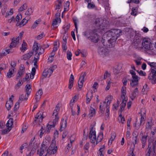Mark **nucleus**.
Instances as JSON below:
<instances>
[{"instance_id":"obj_1","label":"nucleus","mask_w":156,"mask_h":156,"mask_svg":"<svg viewBox=\"0 0 156 156\" xmlns=\"http://www.w3.org/2000/svg\"><path fill=\"white\" fill-rule=\"evenodd\" d=\"M97 31L96 29L89 32L87 31L83 32V35L89 40H90L91 42L97 43L99 41V35L96 33Z\"/></svg>"},{"instance_id":"obj_2","label":"nucleus","mask_w":156,"mask_h":156,"mask_svg":"<svg viewBox=\"0 0 156 156\" xmlns=\"http://www.w3.org/2000/svg\"><path fill=\"white\" fill-rule=\"evenodd\" d=\"M102 44L107 48H110L114 46L115 42V39H113L107 36H104V34L102 38Z\"/></svg>"},{"instance_id":"obj_3","label":"nucleus","mask_w":156,"mask_h":156,"mask_svg":"<svg viewBox=\"0 0 156 156\" xmlns=\"http://www.w3.org/2000/svg\"><path fill=\"white\" fill-rule=\"evenodd\" d=\"M109 98H107L105 99V100H106L107 99L108 100L107 102L105 101L103 102V103L101 102L100 103L99 109H100L101 113H102L101 115L104 114L106 108H109V106L113 98V97L111 95H109Z\"/></svg>"},{"instance_id":"obj_4","label":"nucleus","mask_w":156,"mask_h":156,"mask_svg":"<svg viewBox=\"0 0 156 156\" xmlns=\"http://www.w3.org/2000/svg\"><path fill=\"white\" fill-rule=\"evenodd\" d=\"M156 147V140L154 141V142H153V144L148 145L147 148L148 151L147 153L146 154V156H150V154L153 156L155 154V150Z\"/></svg>"},{"instance_id":"obj_5","label":"nucleus","mask_w":156,"mask_h":156,"mask_svg":"<svg viewBox=\"0 0 156 156\" xmlns=\"http://www.w3.org/2000/svg\"><path fill=\"white\" fill-rule=\"evenodd\" d=\"M148 78L149 80H152L151 83L153 84L156 83V70L151 69V73L149 74Z\"/></svg>"},{"instance_id":"obj_6","label":"nucleus","mask_w":156,"mask_h":156,"mask_svg":"<svg viewBox=\"0 0 156 156\" xmlns=\"http://www.w3.org/2000/svg\"><path fill=\"white\" fill-rule=\"evenodd\" d=\"M131 75L133 79L130 80V86L132 87H133L137 85L139 79H138V76L136 75L135 72Z\"/></svg>"},{"instance_id":"obj_7","label":"nucleus","mask_w":156,"mask_h":156,"mask_svg":"<svg viewBox=\"0 0 156 156\" xmlns=\"http://www.w3.org/2000/svg\"><path fill=\"white\" fill-rule=\"evenodd\" d=\"M142 44L144 47L147 50H151L153 49V47L152 46V44L146 39H144L143 40Z\"/></svg>"},{"instance_id":"obj_8","label":"nucleus","mask_w":156,"mask_h":156,"mask_svg":"<svg viewBox=\"0 0 156 156\" xmlns=\"http://www.w3.org/2000/svg\"><path fill=\"white\" fill-rule=\"evenodd\" d=\"M110 50L108 48H105L103 47L99 48L98 50V53L101 55L106 56L108 55Z\"/></svg>"},{"instance_id":"obj_9","label":"nucleus","mask_w":156,"mask_h":156,"mask_svg":"<svg viewBox=\"0 0 156 156\" xmlns=\"http://www.w3.org/2000/svg\"><path fill=\"white\" fill-rule=\"evenodd\" d=\"M115 29H112L104 34V36H107L113 39H115V41L116 38L115 37Z\"/></svg>"},{"instance_id":"obj_10","label":"nucleus","mask_w":156,"mask_h":156,"mask_svg":"<svg viewBox=\"0 0 156 156\" xmlns=\"http://www.w3.org/2000/svg\"><path fill=\"white\" fill-rule=\"evenodd\" d=\"M43 94L42 90V89H39L36 93V97L35 99L36 100L35 104L37 103L41 98Z\"/></svg>"},{"instance_id":"obj_11","label":"nucleus","mask_w":156,"mask_h":156,"mask_svg":"<svg viewBox=\"0 0 156 156\" xmlns=\"http://www.w3.org/2000/svg\"><path fill=\"white\" fill-rule=\"evenodd\" d=\"M91 128L90 129V133L89 138L91 139L93 136H96V132L95 130H93L94 126L91 125Z\"/></svg>"},{"instance_id":"obj_12","label":"nucleus","mask_w":156,"mask_h":156,"mask_svg":"<svg viewBox=\"0 0 156 156\" xmlns=\"http://www.w3.org/2000/svg\"><path fill=\"white\" fill-rule=\"evenodd\" d=\"M26 17H27L24 18L21 22L20 23L19 22V23H18V22H17L16 24V26L17 27L19 26L20 27H21L25 25L28 20L26 19Z\"/></svg>"},{"instance_id":"obj_13","label":"nucleus","mask_w":156,"mask_h":156,"mask_svg":"<svg viewBox=\"0 0 156 156\" xmlns=\"http://www.w3.org/2000/svg\"><path fill=\"white\" fill-rule=\"evenodd\" d=\"M45 117V116H43V114L41 113H40V112H39L37 113L35 116V119H39V121L40 122H41L43 121V118Z\"/></svg>"},{"instance_id":"obj_14","label":"nucleus","mask_w":156,"mask_h":156,"mask_svg":"<svg viewBox=\"0 0 156 156\" xmlns=\"http://www.w3.org/2000/svg\"><path fill=\"white\" fill-rule=\"evenodd\" d=\"M74 77L73 75L71 74L70 75L69 81L68 88L71 89L73 85Z\"/></svg>"},{"instance_id":"obj_15","label":"nucleus","mask_w":156,"mask_h":156,"mask_svg":"<svg viewBox=\"0 0 156 156\" xmlns=\"http://www.w3.org/2000/svg\"><path fill=\"white\" fill-rule=\"evenodd\" d=\"M138 94V88H136L134 90L131 96H130V98L132 100H133Z\"/></svg>"},{"instance_id":"obj_16","label":"nucleus","mask_w":156,"mask_h":156,"mask_svg":"<svg viewBox=\"0 0 156 156\" xmlns=\"http://www.w3.org/2000/svg\"><path fill=\"white\" fill-rule=\"evenodd\" d=\"M34 53L33 51H30L27 53L23 55V59L24 60H26L30 58L31 56L33 55Z\"/></svg>"},{"instance_id":"obj_17","label":"nucleus","mask_w":156,"mask_h":156,"mask_svg":"<svg viewBox=\"0 0 156 156\" xmlns=\"http://www.w3.org/2000/svg\"><path fill=\"white\" fill-rule=\"evenodd\" d=\"M93 91H91L90 94L88 92L87 94V98L86 99V102L87 104H89L91 99L93 97Z\"/></svg>"},{"instance_id":"obj_18","label":"nucleus","mask_w":156,"mask_h":156,"mask_svg":"<svg viewBox=\"0 0 156 156\" xmlns=\"http://www.w3.org/2000/svg\"><path fill=\"white\" fill-rule=\"evenodd\" d=\"M36 52L35 54L34 60H38L39 58L40 55L43 53L44 52V51L42 50L41 51H39L38 53L37 52Z\"/></svg>"},{"instance_id":"obj_19","label":"nucleus","mask_w":156,"mask_h":156,"mask_svg":"<svg viewBox=\"0 0 156 156\" xmlns=\"http://www.w3.org/2000/svg\"><path fill=\"white\" fill-rule=\"evenodd\" d=\"M115 37L117 38L122 35V31L120 30L117 29H115Z\"/></svg>"},{"instance_id":"obj_20","label":"nucleus","mask_w":156,"mask_h":156,"mask_svg":"<svg viewBox=\"0 0 156 156\" xmlns=\"http://www.w3.org/2000/svg\"><path fill=\"white\" fill-rule=\"evenodd\" d=\"M147 136H143L141 138V141L142 142V147L144 148L146 144L147 138Z\"/></svg>"},{"instance_id":"obj_21","label":"nucleus","mask_w":156,"mask_h":156,"mask_svg":"<svg viewBox=\"0 0 156 156\" xmlns=\"http://www.w3.org/2000/svg\"><path fill=\"white\" fill-rule=\"evenodd\" d=\"M27 44L25 42L24 40H23V43L22 45V47L20 48V50L22 52H24L27 49Z\"/></svg>"},{"instance_id":"obj_22","label":"nucleus","mask_w":156,"mask_h":156,"mask_svg":"<svg viewBox=\"0 0 156 156\" xmlns=\"http://www.w3.org/2000/svg\"><path fill=\"white\" fill-rule=\"evenodd\" d=\"M39 49H40V46L38 47V43L37 42H35L33 46L32 50L31 51H33V53L34 51H35V52H37Z\"/></svg>"},{"instance_id":"obj_23","label":"nucleus","mask_w":156,"mask_h":156,"mask_svg":"<svg viewBox=\"0 0 156 156\" xmlns=\"http://www.w3.org/2000/svg\"><path fill=\"white\" fill-rule=\"evenodd\" d=\"M49 46V45L47 44L46 42H43L42 44L40 46V50L41 49H42V50H44V51L45 49L48 47Z\"/></svg>"},{"instance_id":"obj_24","label":"nucleus","mask_w":156,"mask_h":156,"mask_svg":"<svg viewBox=\"0 0 156 156\" xmlns=\"http://www.w3.org/2000/svg\"><path fill=\"white\" fill-rule=\"evenodd\" d=\"M48 147H46V146L43 145V146L41 145V147L40 148V151L39 152V154H43L44 153V151H46V150L48 149Z\"/></svg>"},{"instance_id":"obj_25","label":"nucleus","mask_w":156,"mask_h":156,"mask_svg":"<svg viewBox=\"0 0 156 156\" xmlns=\"http://www.w3.org/2000/svg\"><path fill=\"white\" fill-rule=\"evenodd\" d=\"M13 103L11 101H7L5 104V107L8 111H9L12 106Z\"/></svg>"},{"instance_id":"obj_26","label":"nucleus","mask_w":156,"mask_h":156,"mask_svg":"<svg viewBox=\"0 0 156 156\" xmlns=\"http://www.w3.org/2000/svg\"><path fill=\"white\" fill-rule=\"evenodd\" d=\"M15 69V68H13L12 69H10L9 70V72L7 73V77L8 78H11L12 76V75L13 73L12 72V71H14V69Z\"/></svg>"},{"instance_id":"obj_27","label":"nucleus","mask_w":156,"mask_h":156,"mask_svg":"<svg viewBox=\"0 0 156 156\" xmlns=\"http://www.w3.org/2000/svg\"><path fill=\"white\" fill-rule=\"evenodd\" d=\"M15 37L12 38V42L9 46V48H12L16 47L17 43L15 41Z\"/></svg>"},{"instance_id":"obj_28","label":"nucleus","mask_w":156,"mask_h":156,"mask_svg":"<svg viewBox=\"0 0 156 156\" xmlns=\"http://www.w3.org/2000/svg\"><path fill=\"white\" fill-rule=\"evenodd\" d=\"M145 112H144V113L143 114H142V113H141V118L140 119V124L139 125V126L141 125L143 121H145Z\"/></svg>"},{"instance_id":"obj_29","label":"nucleus","mask_w":156,"mask_h":156,"mask_svg":"<svg viewBox=\"0 0 156 156\" xmlns=\"http://www.w3.org/2000/svg\"><path fill=\"white\" fill-rule=\"evenodd\" d=\"M121 68V67L118 66L116 67L113 70L114 73L115 74H118L119 73Z\"/></svg>"},{"instance_id":"obj_30","label":"nucleus","mask_w":156,"mask_h":156,"mask_svg":"<svg viewBox=\"0 0 156 156\" xmlns=\"http://www.w3.org/2000/svg\"><path fill=\"white\" fill-rule=\"evenodd\" d=\"M138 10V8L137 7H133L132 9L131 15L133 16H136V12Z\"/></svg>"},{"instance_id":"obj_31","label":"nucleus","mask_w":156,"mask_h":156,"mask_svg":"<svg viewBox=\"0 0 156 156\" xmlns=\"http://www.w3.org/2000/svg\"><path fill=\"white\" fill-rule=\"evenodd\" d=\"M95 25L98 27V28L99 29H101V25L100 23V21L99 19H97L95 21Z\"/></svg>"},{"instance_id":"obj_32","label":"nucleus","mask_w":156,"mask_h":156,"mask_svg":"<svg viewBox=\"0 0 156 156\" xmlns=\"http://www.w3.org/2000/svg\"><path fill=\"white\" fill-rule=\"evenodd\" d=\"M56 141L55 139H53L52 142L51 144L50 145L49 147L48 148L49 149H51L54 148L55 147H57V146H56Z\"/></svg>"},{"instance_id":"obj_33","label":"nucleus","mask_w":156,"mask_h":156,"mask_svg":"<svg viewBox=\"0 0 156 156\" xmlns=\"http://www.w3.org/2000/svg\"><path fill=\"white\" fill-rule=\"evenodd\" d=\"M36 69L35 67H33L32 68L31 74L30 75V77L31 79L34 78V76L36 73Z\"/></svg>"},{"instance_id":"obj_34","label":"nucleus","mask_w":156,"mask_h":156,"mask_svg":"<svg viewBox=\"0 0 156 156\" xmlns=\"http://www.w3.org/2000/svg\"><path fill=\"white\" fill-rule=\"evenodd\" d=\"M59 110L60 107H57V105H56L55 107V109L54 111L53 115L54 114L55 117L57 116L58 114V112L59 111Z\"/></svg>"},{"instance_id":"obj_35","label":"nucleus","mask_w":156,"mask_h":156,"mask_svg":"<svg viewBox=\"0 0 156 156\" xmlns=\"http://www.w3.org/2000/svg\"><path fill=\"white\" fill-rule=\"evenodd\" d=\"M49 144V142L48 140L45 139L44 140L42 144V146H46V147H48Z\"/></svg>"},{"instance_id":"obj_36","label":"nucleus","mask_w":156,"mask_h":156,"mask_svg":"<svg viewBox=\"0 0 156 156\" xmlns=\"http://www.w3.org/2000/svg\"><path fill=\"white\" fill-rule=\"evenodd\" d=\"M148 64L151 67H152L150 69V73H151V69H155V70H156V68L155 67L156 66V63L154 62H149L148 63Z\"/></svg>"},{"instance_id":"obj_37","label":"nucleus","mask_w":156,"mask_h":156,"mask_svg":"<svg viewBox=\"0 0 156 156\" xmlns=\"http://www.w3.org/2000/svg\"><path fill=\"white\" fill-rule=\"evenodd\" d=\"M90 112L89 113V115H90V116H93L95 115V109L94 108L91 107L90 108Z\"/></svg>"},{"instance_id":"obj_38","label":"nucleus","mask_w":156,"mask_h":156,"mask_svg":"<svg viewBox=\"0 0 156 156\" xmlns=\"http://www.w3.org/2000/svg\"><path fill=\"white\" fill-rule=\"evenodd\" d=\"M103 134L102 132H100L97 137V139L99 141H101L103 139Z\"/></svg>"},{"instance_id":"obj_39","label":"nucleus","mask_w":156,"mask_h":156,"mask_svg":"<svg viewBox=\"0 0 156 156\" xmlns=\"http://www.w3.org/2000/svg\"><path fill=\"white\" fill-rule=\"evenodd\" d=\"M121 93L122 94L121 95V97L122 98L123 97H125L126 94V87H122L121 89Z\"/></svg>"},{"instance_id":"obj_40","label":"nucleus","mask_w":156,"mask_h":156,"mask_svg":"<svg viewBox=\"0 0 156 156\" xmlns=\"http://www.w3.org/2000/svg\"><path fill=\"white\" fill-rule=\"evenodd\" d=\"M141 41L142 38H140V39H138V40L136 39V40H133V42L135 45L137 46L140 43Z\"/></svg>"},{"instance_id":"obj_41","label":"nucleus","mask_w":156,"mask_h":156,"mask_svg":"<svg viewBox=\"0 0 156 156\" xmlns=\"http://www.w3.org/2000/svg\"><path fill=\"white\" fill-rule=\"evenodd\" d=\"M72 53L71 52L69 51V50H68L67 51V57L68 60H71L72 59L71 57L72 56Z\"/></svg>"},{"instance_id":"obj_42","label":"nucleus","mask_w":156,"mask_h":156,"mask_svg":"<svg viewBox=\"0 0 156 156\" xmlns=\"http://www.w3.org/2000/svg\"><path fill=\"white\" fill-rule=\"evenodd\" d=\"M109 114H110L109 110V109L108 108H106V113L105 114V116H107V117L105 118V120H107L108 119H109Z\"/></svg>"},{"instance_id":"obj_43","label":"nucleus","mask_w":156,"mask_h":156,"mask_svg":"<svg viewBox=\"0 0 156 156\" xmlns=\"http://www.w3.org/2000/svg\"><path fill=\"white\" fill-rule=\"evenodd\" d=\"M84 80H79L78 81V84L79 87V88L80 89L82 88L83 87V83L84 82Z\"/></svg>"},{"instance_id":"obj_44","label":"nucleus","mask_w":156,"mask_h":156,"mask_svg":"<svg viewBox=\"0 0 156 156\" xmlns=\"http://www.w3.org/2000/svg\"><path fill=\"white\" fill-rule=\"evenodd\" d=\"M11 130V129L8 128L5 129H4L2 130V134L4 135L7 133Z\"/></svg>"},{"instance_id":"obj_45","label":"nucleus","mask_w":156,"mask_h":156,"mask_svg":"<svg viewBox=\"0 0 156 156\" xmlns=\"http://www.w3.org/2000/svg\"><path fill=\"white\" fill-rule=\"evenodd\" d=\"M95 6L94 3L92 2L88 3L87 7L89 9H93L94 8Z\"/></svg>"},{"instance_id":"obj_46","label":"nucleus","mask_w":156,"mask_h":156,"mask_svg":"<svg viewBox=\"0 0 156 156\" xmlns=\"http://www.w3.org/2000/svg\"><path fill=\"white\" fill-rule=\"evenodd\" d=\"M55 19H56V20H58V21H59V23H60L61 21V19L60 18V13L57 12L55 15Z\"/></svg>"},{"instance_id":"obj_47","label":"nucleus","mask_w":156,"mask_h":156,"mask_svg":"<svg viewBox=\"0 0 156 156\" xmlns=\"http://www.w3.org/2000/svg\"><path fill=\"white\" fill-rule=\"evenodd\" d=\"M55 67L56 68V65H54V66H53L50 67L49 69H48L49 71H50V74H49V77H50L51 76V74L53 73V71L54 70V69H52V68Z\"/></svg>"},{"instance_id":"obj_48","label":"nucleus","mask_w":156,"mask_h":156,"mask_svg":"<svg viewBox=\"0 0 156 156\" xmlns=\"http://www.w3.org/2000/svg\"><path fill=\"white\" fill-rule=\"evenodd\" d=\"M20 103L17 101L15 105V107L14 108V111H16V110L19 108V107Z\"/></svg>"},{"instance_id":"obj_49","label":"nucleus","mask_w":156,"mask_h":156,"mask_svg":"<svg viewBox=\"0 0 156 156\" xmlns=\"http://www.w3.org/2000/svg\"><path fill=\"white\" fill-rule=\"evenodd\" d=\"M62 48L63 49V51L66 52L67 49L66 43H63L62 44Z\"/></svg>"},{"instance_id":"obj_50","label":"nucleus","mask_w":156,"mask_h":156,"mask_svg":"<svg viewBox=\"0 0 156 156\" xmlns=\"http://www.w3.org/2000/svg\"><path fill=\"white\" fill-rule=\"evenodd\" d=\"M32 12V9L31 8H29L26 12L25 14L27 15H30Z\"/></svg>"},{"instance_id":"obj_51","label":"nucleus","mask_w":156,"mask_h":156,"mask_svg":"<svg viewBox=\"0 0 156 156\" xmlns=\"http://www.w3.org/2000/svg\"><path fill=\"white\" fill-rule=\"evenodd\" d=\"M22 18V16L21 14H18L16 16L15 21H16L17 22H18L19 23V20L20 19H21Z\"/></svg>"},{"instance_id":"obj_52","label":"nucleus","mask_w":156,"mask_h":156,"mask_svg":"<svg viewBox=\"0 0 156 156\" xmlns=\"http://www.w3.org/2000/svg\"><path fill=\"white\" fill-rule=\"evenodd\" d=\"M67 119H66L65 120V126L64 127H62V124L60 128L59 129V130L61 132L65 128H66L67 126Z\"/></svg>"},{"instance_id":"obj_53","label":"nucleus","mask_w":156,"mask_h":156,"mask_svg":"<svg viewBox=\"0 0 156 156\" xmlns=\"http://www.w3.org/2000/svg\"><path fill=\"white\" fill-rule=\"evenodd\" d=\"M51 128L49 126V125L48 124L46 126V129L45 130H44V132L46 131L47 133H49L50 131Z\"/></svg>"},{"instance_id":"obj_54","label":"nucleus","mask_w":156,"mask_h":156,"mask_svg":"<svg viewBox=\"0 0 156 156\" xmlns=\"http://www.w3.org/2000/svg\"><path fill=\"white\" fill-rule=\"evenodd\" d=\"M44 128H43V127H42L41 129L40 130V131H41L40 133V134L39 135V136L40 138H41L43 134L44 133Z\"/></svg>"},{"instance_id":"obj_55","label":"nucleus","mask_w":156,"mask_h":156,"mask_svg":"<svg viewBox=\"0 0 156 156\" xmlns=\"http://www.w3.org/2000/svg\"><path fill=\"white\" fill-rule=\"evenodd\" d=\"M46 151H47V153L44 156H49L50 155L52 154V151H51V150H49L48 148V149L46 150Z\"/></svg>"},{"instance_id":"obj_56","label":"nucleus","mask_w":156,"mask_h":156,"mask_svg":"<svg viewBox=\"0 0 156 156\" xmlns=\"http://www.w3.org/2000/svg\"><path fill=\"white\" fill-rule=\"evenodd\" d=\"M86 75V74L85 72L84 73H82L81 74V75L80 77L79 80H84V79L85 77V76Z\"/></svg>"},{"instance_id":"obj_57","label":"nucleus","mask_w":156,"mask_h":156,"mask_svg":"<svg viewBox=\"0 0 156 156\" xmlns=\"http://www.w3.org/2000/svg\"><path fill=\"white\" fill-rule=\"evenodd\" d=\"M132 2H134L136 4H138L140 2L139 0H129L128 3H130Z\"/></svg>"},{"instance_id":"obj_58","label":"nucleus","mask_w":156,"mask_h":156,"mask_svg":"<svg viewBox=\"0 0 156 156\" xmlns=\"http://www.w3.org/2000/svg\"><path fill=\"white\" fill-rule=\"evenodd\" d=\"M58 149L57 147H55L54 148L49 149V150H51L52 151V153L54 154L56 153Z\"/></svg>"},{"instance_id":"obj_59","label":"nucleus","mask_w":156,"mask_h":156,"mask_svg":"<svg viewBox=\"0 0 156 156\" xmlns=\"http://www.w3.org/2000/svg\"><path fill=\"white\" fill-rule=\"evenodd\" d=\"M137 137H133V144L135 147V145L137 143Z\"/></svg>"},{"instance_id":"obj_60","label":"nucleus","mask_w":156,"mask_h":156,"mask_svg":"<svg viewBox=\"0 0 156 156\" xmlns=\"http://www.w3.org/2000/svg\"><path fill=\"white\" fill-rule=\"evenodd\" d=\"M70 2L69 1H67L65 4L64 5V8H66V9H69V5Z\"/></svg>"},{"instance_id":"obj_61","label":"nucleus","mask_w":156,"mask_h":156,"mask_svg":"<svg viewBox=\"0 0 156 156\" xmlns=\"http://www.w3.org/2000/svg\"><path fill=\"white\" fill-rule=\"evenodd\" d=\"M12 10V9H10V10L9 12H7L6 14V16H5V17L7 18V17L9 15H12L13 13L11 11Z\"/></svg>"},{"instance_id":"obj_62","label":"nucleus","mask_w":156,"mask_h":156,"mask_svg":"<svg viewBox=\"0 0 156 156\" xmlns=\"http://www.w3.org/2000/svg\"><path fill=\"white\" fill-rule=\"evenodd\" d=\"M43 77L41 78L42 80L46 78L48 76L47 73L46 72V70H44L42 73V74Z\"/></svg>"},{"instance_id":"obj_63","label":"nucleus","mask_w":156,"mask_h":156,"mask_svg":"<svg viewBox=\"0 0 156 156\" xmlns=\"http://www.w3.org/2000/svg\"><path fill=\"white\" fill-rule=\"evenodd\" d=\"M25 87L26 89L25 90L26 92H28L29 89L31 88V86L30 84H27L26 86Z\"/></svg>"},{"instance_id":"obj_64","label":"nucleus","mask_w":156,"mask_h":156,"mask_svg":"<svg viewBox=\"0 0 156 156\" xmlns=\"http://www.w3.org/2000/svg\"><path fill=\"white\" fill-rule=\"evenodd\" d=\"M110 73H108V72L107 71H106L105 72V74L104 75V79H105L107 77H109L110 76Z\"/></svg>"}]
</instances>
